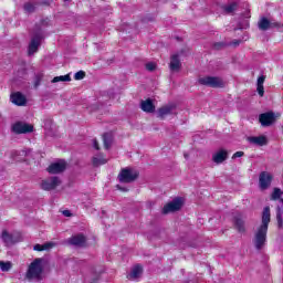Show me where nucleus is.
Here are the masks:
<instances>
[{
	"mask_svg": "<svg viewBox=\"0 0 283 283\" xmlns=\"http://www.w3.org/2000/svg\"><path fill=\"white\" fill-rule=\"evenodd\" d=\"M271 222V208L266 206L262 212V223L254 233L253 244L256 251H262L266 244V233L269 232V223Z\"/></svg>",
	"mask_w": 283,
	"mask_h": 283,
	"instance_id": "f257e3e1",
	"label": "nucleus"
},
{
	"mask_svg": "<svg viewBox=\"0 0 283 283\" xmlns=\"http://www.w3.org/2000/svg\"><path fill=\"white\" fill-rule=\"evenodd\" d=\"M43 275V259H35L27 271L28 280H40Z\"/></svg>",
	"mask_w": 283,
	"mask_h": 283,
	"instance_id": "f03ea898",
	"label": "nucleus"
},
{
	"mask_svg": "<svg viewBox=\"0 0 283 283\" xmlns=\"http://www.w3.org/2000/svg\"><path fill=\"white\" fill-rule=\"evenodd\" d=\"M140 172L134 168H123L117 178L119 182L129 185V182H135V180H138Z\"/></svg>",
	"mask_w": 283,
	"mask_h": 283,
	"instance_id": "7ed1b4c3",
	"label": "nucleus"
},
{
	"mask_svg": "<svg viewBox=\"0 0 283 283\" xmlns=\"http://www.w3.org/2000/svg\"><path fill=\"white\" fill-rule=\"evenodd\" d=\"M199 85H205L206 87H224V82L220 77L216 76H205L198 78Z\"/></svg>",
	"mask_w": 283,
	"mask_h": 283,
	"instance_id": "20e7f679",
	"label": "nucleus"
},
{
	"mask_svg": "<svg viewBox=\"0 0 283 283\" xmlns=\"http://www.w3.org/2000/svg\"><path fill=\"white\" fill-rule=\"evenodd\" d=\"M1 240L4 242L6 247H10L11 244H17V242H21L23 240V237H21V233L13 232L10 233L8 230H3L1 233Z\"/></svg>",
	"mask_w": 283,
	"mask_h": 283,
	"instance_id": "39448f33",
	"label": "nucleus"
},
{
	"mask_svg": "<svg viewBox=\"0 0 283 283\" xmlns=\"http://www.w3.org/2000/svg\"><path fill=\"white\" fill-rule=\"evenodd\" d=\"M42 39H43V33H41V31L36 32L33 35L28 49L29 56H32V54H36V52H39V48L41 46Z\"/></svg>",
	"mask_w": 283,
	"mask_h": 283,
	"instance_id": "423d86ee",
	"label": "nucleus"
},
{
	"mask_svg": "<svg viewBox=\"0 0 283 283\" xmlns=\"http://www.w3.org/2000/svg\"><path fill=\"white\" fill-rule=\"evenodd\" d=\"M271 182H273V175L269 171H262L259 175V187L261 191H266L271 187Z\"/></svg>",
	"mask_w": 283,
	"mask_h": 283,
	"instance_id": "0eeeda50",
	"label": "nucleus"
},
{
	"mask_svg": "<svg viewBox=\"0 0 283 283\" xmlns=\"http://www.w3.org/2000/svg\"><path fill=\"white\" fill-rule=\"evenodd\" d=\"M182 209V199L176 198L163 208V213H174V211H180Z\"/></svg>",
	"mask_w": 283,
	"mask_h": 283,
	"instance_id": "6e6552de",
	"label": "nucleus"
},
{
	"mask_svg": "<svg viewBox=\"0 0 283 283\" xmlns=\"http://www.w3.org/2000/svg\"><path fill=\"white\" fill-rule=\"evenodd\" d=\"M174 112H176V104L164 105L157 109V118L165 120V118H167V116H171Z\"/></svg>",
	"mask_w": 283,
	"mask_h": 283,
	"instance_id": "1a4fd4ad",
	"label": "nucleus"
},
{
	"mask_svg": "<svg viewBox=\"0 0 283 283\" xmlns=\"http://www.w3.org/2000/svg\"><path fill=\"white\" fill-rule=\"evenodd\" d=\"M12 130L14 134H32V132H34V126L23 122H17L12 126Z\"/></svg>",
	"mask_w": 283,
	"mask_h": 283,
	"instance_id": "9d476101",
	"label": "nucleus"
},
{
	"mask_svg": "<svg viewBox=\"0 0 283 283\" xmlns=\"http://www.w3.org/2000/svg\"><path fill=\"white\" fill-rule=\"evenodd\" d=\"M59 185H61V179L59 177H51L42 180L41 189H43V191H52L57 188Z\"/></svg>",
	"mask_w": 283,
	"mask_h": 283,
	"instance_id": "9b49d317",
	"label": "nucleus"
},
{
	"mask_svg": "<svg viewBox=\"0 0 283 283\" xmlns=\"http://www.w3.org/2000/svg\"><path fill=\"white\" fill-rule=\"evenodd\" d=\"M65 169H67V163L63 159H60L53 164H51L46 171H49V174H63V171H65Z\"/></svg>",
	"mask_w": 283,
	"mask_h": 283,
	"instance_id": "f8f14e48",
	"label": "nucleus"
},
{
	"mask_svg": "<svg viewBox=\"0 0 283 283\" xmlns=\"http://www.w3.org/2000/svg\"><path fill=\"white\" fill-rule=\"evenodd\" d=\"M262 127H271L275 123V114L273 112L263 113L259 116Z\"/></svg>",
	"mask_w": 283,
	"mask_h": 283,
	"instance_id": "ddd939ff",
	"label": "nucleus"
},
{
	"mask_svg": "<svg viewBox=\"0 0 283 283\" xmlns=\"http://www.w3.org/2000/svg\"><path fill=\"white\" fill-rule=\"evenodd\" d=\"M66 242L71 247H85V242H87V238L84 237L83 233H78L69 238Z\"/></svg>",
	"mask_w": 283,
	"mask_h": 283,
	"instance_id": "4468645a",
	"label": "nucleus"
},
{
	"mask_svg": "<svg viewBox=\"0 0 283 283\" xmlns=\"http://www.w3.org/2000/svg\"><path fill=\"white\" fill-rule=\"evenodd\" d=\"M10 98H11V103H13V105H18V107H23V105L28 103V99L24 97L23 93L21 92L12 93Z\"/></svg>",
	"mask_w": 283,
	"mask_h": 283,
	"instance_id": "2eb2a0df",
	"label": "nucleus"
},
{
	"mask_svg": "<svg viewBox=\"0 0 283 283\" xmlns=\"http://www.w3.org/2000/svg\"><path fill=\"white\" fill-rule=\"evenodd\" d=\"M228 158L229 151L220 149L219 151L212 155V163H216V165H222V163H224V160H227Z\"/></svg>",
	"mask_w": 283,
	"mask_h": 283,
	"instance_id": "dca6fc26",
	"label": "nucleus"
},
{
	"mask_svg": "<svg viewBox=\"0 0 283 283\" xmlns=\"http://www.w3.org/2000/svg\"><path fill=\"white\" fill-rule=\"evenodd\" d=\"M169 67H170V72H180V67H182V63L180 62V55L178 54L171 55Z\"/></svg>",
	"mask_w": 283,
	"mask_h": 283,
	"instance_id": "f3484780",
	"label": "nucleus"
},
{
	"mask_svg": "<svg viewBox=\"0 0 283 283\" xmlns=\"http://www.w3.org/2000/svg\"><path fill=\"white\" fill-rule=\"evenodd\" d=\"M140 108L143 109V112H146L147 114H154L156 112V106L154 105V101H151V98L142 101Z\"/></svg>",
	"mask_w": 283,
	"mask_h": 283,
	"instance_id": "a211bd4d",
	"label": "nucleus"
},
{
	"mask_svg": "<svg viewBox=\"0 0 283 283\" xmlns=\"http://www.w3.org/2000/svg\"><path fill=\"white\" fill-rule=\"evenodd\" d=\"M247 140L250 143V145H256L258 147H264V145L268 143L266 137L264 136H252L248 137Z\"/></svg>",
	"mask_w": 283,
	"mask_h": 283,
	"instance_id": "6ab92c4d",
	"label": "nucleus"
},
{
	"mask_svg": "<svg viewBox=\"0 0 283 283\" xmlns=\"http://www.w3.org/2000/svg\"><path fill=\"white\" fill-rule=\"evenodd\" d=\"M234 229H237V231L239 233H245L247 232V227L244 224V220L240 217H234Z\"/></svg>",
	"mask_w": 283,
	"mask_h": 283,
	"instance_id": "aec40b11",
	"label": "nucleus"
},
{
	"mask_svg": "<svg viewBox=\"0 0 283 283\" xmlns=\"http://www.w3.org/2000/svg\"><path fill=\"white\" fill-rule=\"evenodd\" d=\"M41 6L40 2H25L23 4V10L27 12V14H32L33 12H36V8Z\"/></svg>",
	"mask_w": 283,
	"mask_h": 283,
	"instance_id": "412c9836",
	"label": "nucleus"
},
{
	"mask_svg": "<svg viewBox=\"0 0 283 283\" xmlns=\"http://www.w3.org/2000/svg\"><path fill=\"white\" fill-rule=\"evenodd\" d=\"M258 28L262 32H266V30H271V21L266 18H261L258 22Z\"/></svg>",
	"mask_w": 283,
	"mask_h": 283,
	"instance_id": "4be33fe9",
	"label": "nucleus"
},
{
	"mask_svg": "<svg viewBox=\"0 0 283 283\" xmlns=\"http://www.w3.org/2000/svg\"><path fill=\"white\" fill-rule=\"evenodd\" d=\"M140 273H143V266L136 265L135 268H133L129 274V280H136L137 277H140Z\"/></svg>",
	"mask_w": 283,
	"mask_h": 283,
	"instance_id": "5701e85b",
	"label": "nucleus"
},
{
	"mask_svg": "<svg viewBox=\"0 0 283 283\" xmlns=\"http://www.w3.org/2000/svg\"><path fill=\"white\" fill-rule=\"evenodd\" d=\"M235 10H238V2H232L230 4L223 6V12H226V14H233Z\"/></svg>",
	"mask_w": 283,
	"mask_h": 283,
	"instance_id": "b1692460",
	"label": "nucleus"
},
{
	"mask_svg": "<svg viewBox=\"0 0 283 283\" xmlns=\"http://www.w3.org/2000/svg\"><path fill=\"white\" fill-rule=\"evenodd\" d=\"M54 247V243L52 242H48V243H44V244H35L33 247V250L34 251H48L49 249H52Z\"/></svg>",
	"mask_w": 283,
	"mask_h": 283,
	"instance_id": "393cba45",
	"label": "nucleus"
},
{
	"mask_svg": "<svg viewBox=\"0 0 283 283\" xmlns=\"http://www.w3.org/2000/svg\"><path fill=\"white\" fill-rule=\"evenodd\" d=\"M112 140H113L112 134L105 133L103 135V143H104L105 149H109V147H112Z\"/></svg>",
	"mask_w": 283,
	"mask_h": 283,
	"instance_id": "a878e982",
	"label": "nucleus"
},
{
	"mask_svg": "<svg viewBox=\"0 0 283 283\" xmlns=\"http://www.w3.org/2000/svg\"><path fill=\"white\" fill-rule=\"evenodd\" d=\"M72 81V77L70 76V74L66 75H60V76H55L51 83H61V82H70Z\"/></svg>",
	"mask_w": 283,
	"mask_h": 283,
	"instance_id": "bb28decb",
	"label": "nucleus"
},
{
	"mask_svg": "<svg viewBox=\"0 0 283 283\" xmlns=\"http://www.w3.org/2000/svg\"><path fill=\"white\" fill-rule=\"evenodd\" d=\"M107 159L103 157H93V166L94 167H101V165H106Z\"/></svg>",
	"mask_w": 283,
	"mask_h": 283,
	"instance_id": "cd10ccee",
	"label": "nucleus"
},
{
	"mask_svg": "<svg viewBox=\"0 0 283 283\" xmlns=\"http://www.w3.org/2000/svg\"><path fill=\"white\" fill-rule=\"evenodd\" d=\"M282 189L280 188H274L272 195H271V200H280L282 198Z\"/></svg>",
	"mask_w": 283,
	"mask_h": 283,
	"instance_id": "c85d7f7f",
	"label": "nucleus"
},
{
	"mask_svg": "<svg viewBox=\"0 0 283 283\" xmlns=\"http://www.w3.org/2000/svg\"><path fill=\"white\" fill-rule=\"evenodd\" d=\"M0 269L3 272H8L12 269V263L0 261Z\"/></svg>",
	"mask_w": 283,
	"mask_h": 283,
	"instance_id": "c756f323",
	"label": "nucleus"
},
{
	"mask_svg": "<svg viewBox=\"0 0 283 283\" xmlns=\"http://www.w3.org/2000/svg\"><path fill=\"white\" fill-rule=\"evenodd\" d=\"M41 81H43V74L38 73L34 76V82H33V85H34L35 88L39 87V85H41Z\"/></svg>",
	"mask_w": 283,
	"mask_h": 283,
	"instance_id": "7c9ffc66",
	"label": "nucleus"
},
{
	"mask_svg": "<svg viewBox=\"0 0 283 283\" xmlns=\"http://www.w3.org/2000/svg\"><path fill=\"white\" fill-rule=\"evenodd\" d=\"M75 81H83L85 78V71H78L74 74Z\"/></svg>",
	"mask_w": 283,
	"mask_h": 283,
	"instance_id": "2f4dec72",
	"label": "nucleus"
},
{
	"mask_svg": "<svg viewBox=\"0 0 283 283\" xmlns=\"http://www.w3.org/2000/svg\"><path fill=\"white\" fill-rule=\"evenodd\" d=\"M248 28H249V20H243L238 24V30H247Z\"/></svg>",
	"mask_w": 283,
	"mask_h": 283,
	"instance_id": "473e14b6",
	"label": "nucleus"
},
{
	"mask_svg": "<svg viewBox=\"0 0 283 283\" xmlns=\"http://www.w3.org/2000/svg\"><path fill=\"white\" fill-rule=\"evenodd\" d=\"M146 70H147L148 72H154V71L156 70V63H154V62H148V63L146 64Z\"/></svg>",
	"mask_w": 283,
	"mask_h": 283,
	"instance_id": "72a5a7b5",
	"label": "nucleus"
},
{
	"mask_svg": "<svg viewBox=\"0 0 283 283\" xmlns=\"http://www.w3.org/2000/svg\"><path fill=\"white\" fill-rule=\"evenodd\" d=\"M214 50H222V48H227V43L224 42H217L213 44Z\"/></svg>",
	"mask_w": 283,
	"mask_h": 283,
	"instance_id": "f704fd0d",
	"label": "nucleus"
},
{
	"mask_svg": "<svg viewBox=\"0 0 283 283\" xmlns=\"http://www.w3.org/2000/svg\"><path fill=\"white\" fill-rule=\"evenodd\" d=\"M264 81H266V75L259 76L256 81V85H264Z\"/></svg>",
	"mask_w": 283,
	"mask_h": 283,
	"instance_id": "c9c22d12",
	"label": "nucleus"
},
{
	"mask_svg": "<svg viewBox=\"0 0 283 283\" xmlns=\"http://www.w3.org/2000/svg\"><path fill=\"white\" fill-rule=\"evenodd\" d=\"M259 96H264V85H256Z\"/></svg>",
	"mask_w": 283,
	"mask_h": 283,
	"instance_id": "e433bc0d",
	"label": "nucleus"
},
{
	"mask_svg": "<svg viewBox=\"0 0 283 283\" xmlns=\"http://www.w3.org/2000/svg\"><path fill=\"white\" fill-rule=\"evenodd\" d=\"M244 156V151H237L232 155V160H235V158H242Z\"/></svg>",
	"mask_w": 283,
	"mask_h": 283,
	"instance_id": "4c0bfd02",
	"label": "nucleus"
},
{
	"mask_svg": "<svg viewBox=\"0 0 283 283\" xmlns=\"http://www.w3.org/2000/svg\"><path fill=\"white\" fill-rule=\"evenodd\" d=\"M44 128L45 129H52V120L46 119L45 123H44Z\"/></svg>",
	"mask_w": 283,
	"mask_h": 283,
	"instance_id": "58836bf2",
	"label": "nucleus"
},
{
	"mask_svg": "<svg viewBox=\"0 0 283 283\" xmlns=\"http://www.w3.org/2000/svg\"><path fill=\"white\" fill-rule=\"evenodd\" d=\"M271 28H282V23H280V22H271L270 21V29Z\"/></svg>",
	"mask_w": 283,
	"mask_h": 283,
	"instance_id": "ea45409f",
	"label": "nucleus"
},
{
	"mask_svg": "<svg viewBox=\"0 0 283 283\" xmlns=\"http://www.w3.org/2000/svg\"><path fill=\"white\" fill-rule=\"evenodd\" d=\"M116 189H118V191H123V192L129 191V188L123 187V186H120V185H117V186H116Z\"/></svg>",
	"mask_w": 283,
	"mask_h": 283,
	"instance_id": "a19ab883",
	"label": "nucleus"
},
{
	"mask_svg": "<svg viewBox=\"0 0 283 283\" xmlns=\"http://www.w3.org/2000/svg\"><path fill=\"white\" fill-rule=\"evenodd\" d=\"M93 147L94 149H96L98 151V149H101V147L98 146V140L93 139Z\"/></svg>",
	"mask_w": 283,
	"mask_h": 283,
	"instance_id": "79ce46f5",
	"label": "nucleus"
},
{
	"mask_svg": "<svg viewBox=\"0 0 283 283\" xmlns=\"http://www.w3.org/2000/svg\"><path fill=\"white\" fill-rule=\"evenodd\" d=\"M63 216H65L66 218H70V216H72V212H70V210H64Z\"/></svg>",
	"mask_w": 283,
	"mask_h": 283,
	"instance_id": "37998d69",
	"label": "nucleus"
},
{
	"mask_svg": "<svg viewBox=\"0 0 283 283\" xmlns=\"http://www.w3.org/2000/svg\"><path fill=\"white\" fill-rule=\"evenodd\" d=\"M19 155H20V156H28V151L21 150V151L19 153Z\"/></svg>",
	"mask_w": 283,
	"mask_h": 283,
	"instance_id": "c03bdc74",
	"label": "nucleus"
},
{
	"mask_svg": "<svg viewBox=\"0 0 283 283\" xmlns=\"http://www.w3.org/2000/svg\"><path fill=\"white\" fill-rule=\"evenodd\" d=\"M43 6H50V0L41 2Z\"/></svg>",
	"mask_w": 283,
	"mask_h": 283,
	"instance_id": "a18cd8bd",
	"label": "nucleus"
},
{
	"mask_svg": "<svg viewBox=\"0 0 283 283\" xmlns=\"http://www.w3.org/2000/svg\"><path fill=\"white\" fill-rule=\"evenodd\" d=\"M232 45H235V46L240 45V41L235 40L234 42H232Z\"/></svg>",
	"mask_w": 283,
	"mask_h": 283,
	"instance_id": "49530a36",
	"label": "nucleus"
},
{
	"mask_svg": "<svg viewBox=\"0 0 283 283\" xmlns=\"http://www.w3.org/2000/svg\"><path fill=\"white\" fill-rule=\"evenodd\" d=\"M19 154V151H13L12 156H17Z\"/></svg>",
	"mask_w": 283,
	"mask_h": 283,
	"instance_id": "de8ad7c7",
	"label": "nucleus"
},
{
	"mask_svg": "<svg viewBox=\"0 0 283 283\" xmlns=\"http://www.w3.org/2000/svg\"><path fill=\"white\" fill-rule=\"evenodd\" d=\"M185 158H189V156H188V155H185Z\"/></svg>",
	"mask_w": 283,
	"mask_h": 283,
	"instance_id": "09e8293b",
	"label": "nucleus"
}]
</instances>
